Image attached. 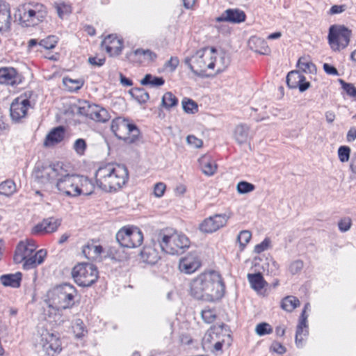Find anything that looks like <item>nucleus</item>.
Listing matches in <instances>:
<instances>
[{"label":"nucleus","instance_id":"21","mask_svg":"<svg viewBox=\"0 0 356 356\" xmlns=\"http://www.w3.org/2000/svg\"><path fill=\"white\" fill-rule=\"evenodd\" d=\"M102 47L104 48L111 56H118L121 54L122 50V40L119 39L115 35H109L102 41Z\"/></svg>","mask_w":356,"mask_h":356},{"label":"nucleus","instance_id":"40","mask_svg":"<svg viewBox=\"0 0 356 356\" xmlns=\"http://www.w3.org/2000/svg\"><path fill=\"white\" fill-rule=\"evenodd\" d=\"M178 104V99L171 92H165L161 99V105L166 109H170Z\"/></svg>","mask_w":356,"mask_h":356},{"label":"nucleus","instance_id":"42","mask_svg":"<svg viewBox=\"0 0 356 356\" xmlns=\"http://www.w3.org/2000/svg\"><path fill=\"white\" fill-rule=\"evenodd\" d=\"M229 64V60L224 53L217 52V58L215 62V67H216V72L220 73L222 72Z\"/></svg>","mask_w":356,"mask_h":356},{"label":"nucleus","instance_id":"45","mask_svg":"<svg viewBox=\"0 0 356 356\" xmlns=\"http://www.w3.org/2000/svg\"><path fill=\"white\" fill-rule=\"evenodd\" d=\"M63 82L70 91H76L80 89L83 85L82 80L72 79L70 78H64Z\"/></svg>","mask_w":356,"mask_h":356},{"label":"nucleus","instance_id":"11","mask_svg":"<svg viewBox=\"0 0 356 356\" xmlns=\"http://www.w3.org/2000/svg\"><path fill=\"white\" fill-rule=\"evenodd\" d=\"M116 240L122 247L135 248L143 241V234L136 227H123L116 234Z\"/></svg>","mask_w":356,"mask_h":356},{"label":"nucleus","instance_id":"47","mask_svg":"<svg viewBox=\"0 0 356 356\" xmlns=\"http://www.w3.org/2000/svg\"><path fill=\"white\" fill-rule=\"evenodd\" d=\"M182 108L187 113H195L198 111L197 104L192 99L184 98L182 102Z\"/></svg>","mask_w":356,"mask_h":356},{"label":"nucleus","instance_id":"23","mask_svg":"<svg viewBox=\"0 0 356 356\" xmlns=\"http://www.w3.org/2000/svg\"><path fill=\"white\" fill-rule=\"evenodd\" d=\"M245 14L239 9H227L222 15L216 18L217 22H229L238 24L245 20Z\"/></svg>","mask_w":356,"mask_h":356},{"label":"nucleus","instance_id":"44","mask_svg":"<svg viewBox=\"0 0 356 356\" xmlns=\"http://www.w3.org/2000/svg\"><path fill=\"white\" fill-rule=\"evenodd\" d=\"M252 234L248 230H243L240 232L237 236V241L239 243L241 251L243 250L246 245L250 242Z\"/></svg>","mask_w":356,"mask_h":356},{"label":"nucleus","instance_id":"27","mask_svg":"<svg viewBox=\"0 0 356 356\" xmlns=\"http://www.w3.org/2000/svg\"><path fill=\"white\" fill-rule=\"evenodd\" d=\"M103 252V248L100 245H96L93 243H88L83 247L82 253L89 260L100 261L101 254Z\"/></svg>","mask_w":356,"mask_h":356},{"label":"nucleus","instance_id":"1","mask_svg":"<svg viewBox=\"0 0 356 356\" xmlns=\"http://www.w3.org/2000/svg\"><path fill=\"white\" fill-rule=\"evenodd\" d=\"M224 292L222 277L215 271L202 273L191 282V294L197 300L213 301L221 298Z\"/></svg>","mask_w":356,"mask_h":356},{"label":"nucleus","instance_id":"50","mask_svg":"<svg viewBox=\"0 0 356 356\" xmlns=\"http://www.w3.org/2000/svg\"><path fill=\"white\" fill-rule=\"evenodd\" d=\"M73 332L77 338H81L84 336L86 330L85 329L83 321L80 319H76L72 326Z\"/></svg>","mask_w":356,"mask_h":356},{"label":"nucleus","instance_id":"58","mask_svg":"<svg viewBox=\"0 0 356 356\" xmlns=\"http://www.w3.org/2000/svg\"><path fill=\"white\" fill-rule=\"evenodd\" d=\"M179 59L177 57H171L168 61L164 64V67L169 72H174L177 67L179 65Z\"/></svg>","mask_w":356,"mask_h":356},{"label":"nucleus","instance_id":"16","mask_svg":"<svg viewBox=\"0 0 356 356\" xmlns=\"http://www.w3.org/2000/svg\"><path fill=\"white\" fill-rule=\"evenodd\" d=\"M30 107V101L23 97L16 98L11 104L10 117L15 122H19L26 117L27 110Z\"/></svg>","mask_w":356,"mask_h":356},{"label":"nucleus","instance_id":"38","mask_svg":"<svg viewBox=\"0 0 356 356\" xmlns=\"http://www.w3.org/2000/svg\"><path fill=\"white\" fill-rule=\"evenodd\" d=\"M300 305L299 300L293 296H287L282 300V308L289 312H292L294 309Z\"/></svg>","mask_w":356,"mask_h":356},{"label":"nucleus","instance_id":"15","mask_svg":"<svg viewBox=\"0 0 356 356\" xmlns=\"http://www.w3.org/2000/svg\"><path fill=\"white\" fill-rule=\"evenodd\" d=\"M61 225V220L54 217L44 218L31 229L33 234L42 235L55 232Z\"/></svg>","mask_w":356,"mask_h":356},{"label":"nucleus","instance_id":"61","mask_svg":"<svg viewBox=\"0 0 356 356\" xmlns=\"http://www.w3.org/2000/svg\"><path fill=\"white\" fill-rule=\"evenodd\" d=\"M186 142L188 145L195 148L201 147L203 144L201 139L197 138L193 135L188 136L186 138Z\"/></svg>","mask_w":356,"mask_h":356},{"label":"nucleus","instance_id":"43","mask_svg":"<svg viewBox=\"0 0 356 356\" xmlns=\"http://www.w3.org/2000/svg\"><path fill=\"white\" fill-rule=\"evenodd\" d=\"M15 191V184L11 180H6L0 184V194L9 196Z\"/></svg>","mask_w":356,"mask_h":356},{"label":"nucleus","instance_id":"35","mask_svg":"<svg viewBox=\"0 0 356 356\" xmlns=\"http://www.w3.org/2000/svg\"><path fill=\"white\" fill-rule=\"evenodd\" d=\"M79 181L77 196L80 195H89L92 194L95 188L92 182L83 176H79Z\"/></svg>","mask_w":356,"mask_h":356},{"label":"nucleus","instance_id":"26","mask_svg":"<svg viewBox=\"0 0 356 356\" xmlns=\"http://www.w3.org/2000/svg\"><path fill=\"white\" fill-rule=\"evenodd\" d=\"M10 8L8 3L0 1V31H8L10 26Z\"/></svg>","mask_w":356,"mask_h":356},{"label":"nucleus","instance_id":"31","mask_svg":"<svg viewBox=\"0 0 356 356\" xmlns=\"http://www.w3.org/2000/svg\"><path fill=\"white\" fill-rule=\"evenodd\" d=\"M248 44L250 48L255 52L261 54H268L270 52V49L266 42L262 38L252 37L250 39Z\"/></svg>","mask_w":356,"mask_h":356},{"label":"nucleus","instance_id":"29","mask_svg":"<svg viewBox=\"0 0 356 356\" xmlns=\"http://www.w3.org/2000/svg\"><path fill=\"white\" fill-rule=\"evenodd\" d=\"M34 252L33 246L29 247L24 241H21L17 246L14 261L15 263H22L28 257Z\"/></svg>","mask_w":356,"mask_h":356},{"label":"nucleus","instance_id":"13","mask_svg":"<svg viewBox=\"0 0 356 356\" xmlns=\"http://www.w3.org/2000/svg\"><path fill=\"white\" fill-rule=\"evenodd\" d=\"M56 188L60 193L67 196L77 197L79 175L62 172L56 180Z\"/></svg>","mask_w":356,"mask_h":356},{"label":"nucleus","instance_id":"28","mask_svg":"<svg viewBox=\"0 0 356 356\" xmlns=\"http://www.w3.org/2000/svg\"><path fill=\"white\" fill-rule=\"evenodd\" d=\"M65 129L60 126L53 129L46 136L44 145L46 147L54 146L63 140Z\"/></svg>","mask_w":356,"mask_h":356},{"label":"nucleus","instance_id":"24","mask_svg":"<svg viewBox=\"0 0 356 356\" xmlns=\"http://www.w3.org/2000/svg\"><path fill=\"white\" fill-rule=\"evenodd\" d=\"M225 326L224 324H221L218 326H213L211 327L203 337L202 346L204 348L211 349L212 346L215 341L220 339V334L223 330V327Z\"/></svg>","mask_w":356,"mask_h":356},{"label":"nucleus","instance_id":"56","mask_svg":"<svg viewBox=\"0 0 356 356\" xmlns=\"http://www.w3.org/2000/svg\"><path fill=\"white\" fill-rule=\"evenodd\" d=\"M351 225V219L349 217H344L339 221L338 227L341 232H346L350 229Z\"/></svg>","mask_w":356,"mask_h":356},{"label":"nucleus","instance_id":"37","mask_svg":"<svg viewBox=\"0 0 356 356\" xmlns=\"http://www.w3.org/2000/svg\"><path fill=\"white\" fill-rule=\"evenodd\" d=\"M165 80L163 77L155 76L151 74H147L140 81L143 86H150L151 87H159L164 84Z\"/></svg>","mask_w":356,"mask_h":356},{"label":"nucleus","instance_id":"60","mask_svg":"<svg viewBox=\"0 0 356 356\" xmlns=\"http://www.w3.org/2000/svg\"><path fill=\"white\" fill-rule=\"evenodd\" d=\"M270 244V240L266 238L261 243L257 244L254 247V252L259 254L268 248Z\"/></svg>","mask_w":356,"mask_h":356},{"label":"nucleus","instance_id":"62","mask_svg":"<svg viewBox=\"0 0 356 356\" xmlns=\"http://www.w3.org/2000/svg\"><path fill=\"white\" fill-rule=\"evenodd\" d=\"M106 61V58L104 56L99 57V56H91L88 58V63L96 67L102 66Z\"/></svg>","mask_w":356,"mask_h":356},{"label":"nucleus","instance_id":"46","mask_svg":"<svg viewBox=\"0 0 356 356\" xmlns=\"http://www.w3.org/2000/svg\"><path fill=\"white\" fill-rule=\"evenodd\" d=\"M131 94L140 103H145L149 99L148 92L143 88H134Z\"/></svg>","mask_w":356,"mask_h":356},{"label":"nucleus","instance_id":"53","mask_svg":"<svg viewBox=\"0 0 356 356\" xmlns=\"http://www.w3.org/2000/svg\"><path fill=\"white\" fill-rule=\"evenodd\" d=\"M350 148L348 146H341L338 149V157L341 162L348 161L350 155Z\"/></svg>","mask_w":356,"mask_h":356},{"label":"nucleus","instance_id":"49","mask_svg":"<svg viewBox=\"0 0 356 356\" xmlns=\"http://www.w3.org/2000/svg\"><path fill=\"white\" fill-rule=\"evenodd\" d=\"M255 188L254 184L245 181H241L237 184L236 191L240 194H246L253 191Z\"/></svg>","mask_w":356,"mask_h":356},{"label":"nucleus","instance_id":"18","mask_svg":"<svg viewBox=\"0 0 356 356\" xmlns=\"http://www.w3.org/2000/svg\"><path fill=\"white\" fill-rule=\"evenodd\" d=\"M200 265L197 254L193 252L180 259L179 268L184 273L191 274L197 270Z\"/></svg>","mask_w":356,"mask_h":356},{"label":"nucleus","instance_id":"55","mask_svg":"<svg viewBox=\"0 0 356 356\" xmlns=\"http://www.w3.org/2000/svg\"><path fill=\"white\" fill-rule=\"evenodd\" d=\"M87 145L85 140L82 138H79L75 140L73 145V149L76 152V153L79 155H83L85 153Z\"/></svg>","mask_w":356,"mask_h":356},{"label":"nucleus","instance_id":"25","mask_svg":"<svg viewBox=\"0 0 356 356\" xmlns=\"http://www.w3.org/2000/svg\"><path fill=\"white\" fill-rule=\"evenodd\" d=\"M47 256V251L41 249L35 254H31L26 259L23 261V267L24 269H31L41 264Z\"/></svg>","mask_w":356,"mask_h":356},{"label":"nucleus","instance_id":"8","mask_svg":"<svg viewBox=\"0 0 356 356\" xmlns=\"http://www.w3.org/2000/svg\"><path fill=\"white\" fill-rule=\"evenodd\" d=\"M111 129L118 138L129 144L137 141L140 135L138 127L135 124L129 123L128 120L122 118L114 119L112 121Z\"/></svg>","mask_w":356,"mask_h":356},{"label":"nucleus","instance_id":"7","mask_svg":"<svg viewBox=\"0 0 356 356\" xmlns=\"http://www.w3.org/2000/svg\"><path fill=\"white\" fill-rule=\"evenodd\" d=\"M62 172H64V169L59 164L44 165L38 163L34 168L32 177L35 184L41 187H47L57 180Z\"/></svg>","mask_w":356,"mask_h":356},{"label":"nucleus","instance_id":"32","mask_svg":"<svg viewBox=\"0 0 356 356\" xmlns=\"http://www.w3.org/2000/svg\"><path fill=\"white\" fill-rule=\"evenodd\" d=\"M234 136L238 144L245 143L250 138V127L245 124H238L234 129Z\"/></svg>","mask_w":356,"mask_h":356},{"label":"nucleus","instance_id":"39","mask_svg":"<svg viewBox=\"0 0 356 356\" xmlns=\"http://www.w3.org/2000/svg\"><path fill=\"white\" fill-rule=\"evenodd\" d=\"M298 67L302 72L312 74L316 72V65L305 57H301L298 61Z\"/></svg>","mask_w":356,"mask_h":356},{"label":"nucleus","instance_id":"10","mask_svg":"<svg viewBox=\"0 0 356 356\" xmlns=\"http://www.w3.org/2000/svg\"><path fill=\"white\" fill-rule=\"evenodd\" d=\"M35 340L36 346L41 348L48 355L54 356L62 350L61 341L59 337L46 329H42L38 332Z\"/></svg>","mask_w":356,"mask_h":356},{"label":"nucleus","instance_id":"5","mask_svg":"<svg viewBox=\"0 0 356 356\" xmlns=\"http://www.w3.org/2000/svg\"><path fill=\"white\" fill-rule=\"evenodd\" d=\"M216 58L217 50L206 47L197 51L191 58H186L184 62L194 74L201 75L207 70L215 69Z\"/></svg>","mask_w":356,"mask_h":356},{"label":"nucleus","instance_id":"33","mask_svg":"<svg viewBox=\"0 0 356 356\" xmlns=\"http://www.w3.org/2000/svg\"><path fill=\"white\" fill-rule=\"evenodd\" d=\"M22 280V273L17 272L14 274H6L0 277L1 283L5 286L18 288Z\"/></svg>","mask_w":356,"mask_h":356},{"label":"nucleus","instance_id":"22","mask_svg":"<svg viewBox=\"0 0 356 356\" xmlns=\"http://www.w3.org/2000/svg\"><path fill=\"white\" fill-rule=\"evenodd\" d=\"M352 31L343 25H335V46L338 50L346 48L351 37Z\"/></svg>","mask_w":356,"mask_h":356},{"label":"nucleus","instance_id":"19","mask_svg":"<svg viewBox=\"0 0 356 356\" xmlns=\"http://www.w3.org/2000/svg\"><path fill=\"white\" fill-rule=\"evenodd\" d=\"M156 246L159 245L155 236V238L152 239L149 245H145L140 252V257L144 262L153 265L161 259L160 252Z\"/></svg>","mask_w":356,"mask_h":356},{"label":"nucleus","instance_id":"48","mask_svg":"<svg viewBox=\"0 0 356 356\" xmlns=\"http://www.w3.org/2000/svg\"><path fill=\"white\" fill-rule=\"evenodd\" d=\"M134 54L135 56H143V60L153 61L156 58V54L149 49H137Z\"/></svg>","mask_w":356,"mask_h":356},{"label":"nucleus","instance_id":"63","mask_svg":"<svg viewBox=\"0 0 356 356\" xmlns=\"http://www.w3.org/2000/svg\"><path fill=\"white\" fill-rule=\"evenodd\" d=\"M267 266H268V270L272 273L275 275L277 271L279 269V264L277 262L274 260L273 258L268 259Z\"/></svg>","mask_w":356,"mask_h":356},{"label":"nucleus","instance_id":"41","mask_svg":"<svg viewBox=\"0 0 356 356\" xmlns=\"http://www.w3.org/2000/svg\"><path fill=\"white\" fill-rule=\"evenodd\" d=\"M341 86V93L343 95L346 94L350 97L356 100V88L353 84L346 83L343 79H339L337 80Z\"/></svg>","mask_w":356,"mask_h":356},{"label":"nucleus","instance_id":"34","mask_svg":"<svg viewBox=\"0 0 356 356\" xmlns=\"http://www.w3.org/2000/svg\"><path fill=\"white\" fill-rule=\"evenodd\" d=\"M199 163L202 172L206 175H213L217 169V165L210 159L209 156L207 155L200 158Z\"/></svg>","mask_w":356,"mask_h":356},{"label":"nucleus","instance_id":"59","mask_svg":"<svg viewBox=\"0 0 356 356\" xmlns=\"http://www.w3.org/2000/svg\"><path fill=\"white\" fill-rule=\"evenodd\" d=\"M202 318L205 323H211L215 320L216 315L212 310L205 309L202 312Z\"/></svg>","mask_w":356,"mask_h":356},{"label":"nucleus","instance_id":"20","mask_svg":"<svg viewBox=\"0 0 356 356\" xmlns=\"http://www.w3.org/2000/svg\"><path fill=\"white\" fill-rule=\"evenodd\" d=\"M286 83L290 88H298L300 92L307 90L310 83L306 81L305 77L299 71H291L286 76Z\"/></svg>","mask_w":356,"mask_h":356},{"label":"nucleus","instance_id":"51","mask_svg":"<svg viewBox=\"0 0 356 356\" xmlns=\"http://www.w3.org/2000/svg\"><path fill=\"white\" fill-rule=\"evenodd\" d=\"M57 43V38L54 35H49L40 40L39 45L46 49H51L55 47Z\"/></svg>","mask_w":356,"mask_h":356},{"label":"nucleus","instance_id":"17","mask_svg":"<svg viewBox=\"0 0 356 356\" xmlns=\"http://www.w3.org/2000/svg\"><path fill=\"white\" fill-rule=\"evenodd\" d=\"M310 309V304L309 302L306 303L304 306V308L302 311L301 315L300 316V320L298 325L296 328V343L298 347L302 346V342L304 341V337L307 336L308 331V325H307V318L308 315L306 314L307 310Z\"/></svg>","mask_w":356,"mask_h":356},{"label":"nucleus","instance_id":"36","mask_svg":"<svg viewBox=\"0 0 356 356\" xmlns=\"http://www.w3.org/2000/svg\"><path fill=\"white\" fill-rule=\"evenodd\" d=\"M248 280L251 287L257 291L261 290L266 285H267L266 282L264 280L260 273L248 274Z\"/></svg>","mask_w":356,"mask_h":356},{"label":"nucleus","instance_id":"52","mask_svg":"<svg viewBox=\"0 0 356 356\" xmlns=\"http://www.w3.org/2000/svg\"><path fill=\"white\" fill-rule=\"evenodd\" d=\"M55 9L60 19H63L65 15H67L71 13V7L63 3H56Z\"/></svg>","mask_w":356,"mask_h":356},{"label":"nucleus","instance_id":"54","mask_svg":"<svg viewBox=\"0 0 356 356\" xmlns=\"http://www.w3.org/2000/svg\"><path fill=\"white\" fill-rule=\"evenodd\" d=\"M255 332L259 336L270 334L273 332L271 326L267 323H261L255 327Z\"/></svg>","mask_w":356,"mask_h":356},{"label":"nucleus","instance_id":"6","mask_svg":"<svg viewBox=\"0 0 356 356\" xmlns=\"http://www.w3.org/2000/svg\"><path fill=\"white\" fill-rule=\"evenodd\" d=\"M46 7L40 3L27 2L19 5L16 15L24 26H33L42 22L47 16Z\"/></svg>","mask_w":356,"mask_h":356},{"label":"nucleus","instance_id":"2","mask_svg":"<svg viewBox=\"0 0 356 356\" xmlns=\"http://www.w3.org/2000/svg\"><path fill=\"white\" fill-rule=\"evenodd\" d=\"M128 179L127 168L117 163L100 166L95 172L97 186L105 192L117 191L125 185Z\"/></svg>","mask_w":356,"mask_h":356},{"label":"nucleus","instance_id":"30","mask_svg":"<svg viewBox=\"0 0 356 356\" xmlns=\"http://www.w3.org/2000/svg\"><path fill=\"white\" fill-rule=\"evenodd\" d=\"M17 72L13 67L0 68V83L14 85L17 83Z\"/></svg>","mask_w":356,"mask_h":356},{"label":"nucleus","instance_id":"9","mask_svg":"<svg viewBox=\"0 0 356 356\" xmlns=\"http://www.w3.org/2000/svg\"><path fill=\"white\" fill-rule=\"evenodd\" d=\"M95 266L91 264H79L72 270L74 282L79 286L88 287L94 284L99 277Z\"/></svg>","mask_w":356,"mask_h":356},{"label":"nucleus","instance_id":"3","mask_svg":"<svg viewBox=\"0 0 356 356\" xmlns=\"http://www.w3.org/2000/svg\"><path fill=\"white\" fill-rule=\"evenodd\" d=\"M156 237L161 250L169 254H182L190 246V241L185 234L170 229L159 231Z\"/></svg>","mask_w":356,"mask_h":356},{"label":"nucleus","instance_id":"64","mask_svg":"<svg viewBox=\"0 0 356 356\" xmlns=\"http://www.w3.org/2000/svg\"><path fill=\"white\" fill-rule=\"evenodd\" d=\"M165 190V185L163 183L159 182L155 184L154 193L156 197H160L164 194Z\"/></svg>","mask_w":356,"mask_h":356},{"label":"nucleus","instance_id":"57","mask_svg":"<svg viewBox=\"0 0 356 356\" xmlns=\"http://www.w3.org/2000/svg\"><path fill=\"white\" fill-rule=\"evenodd\" d=\"M303 266V262L301 260H296L291 263L289 270L292 275H296L302 270Z\"/></svg>","mask_w":356,"mask_h":356},{"label":"nucleus","instance_id":"14","mask_svg":"<svg viewBox=\"0 0 356 356\" xmlns=\"http://www.w3.org/2000/svg\"><path fill=\"white\" fill-rule=\"evenodd\" d=\"M229 216L226 214H215L205 218L199 225L202 233L211 234L226 225Z\"/></svg>","mask_w":356,"mask_h":356},{"label":"nucleus","instance_id":"12","mask_svg":"<svg viewBox=\"0 0 356 356\" xmlns=\"http://www.w3.org/2000/svg\"><path fill=\"white\" fill-rule=\"evenodd\" d=\"M76 112L79 115L99 122H105L110 118V115L105 108L97 104H91L87 101L78 102Z\"/></svg>","mask_w":356,"mask_h":356},{"label":"nucleus","instance_id":"4","mask_svg":"<svg viewBox=\"0 0 356 356\" xmlns=\"http://www.w3.org/2000/svg\"><path fill=\"white\" fill-rule=\"evenodd\" d=\"M76 296V288L70 284L64 283L49 289L46 301L50 307L59 311L72 308Z\"/></svg>","mask_w":356,"mask_h":356}]
</instances>
